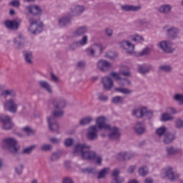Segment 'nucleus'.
Masks as SVG:
<instances>
[{"label": "nucleus", "instance_id": "obj_1", "mask_svg": "<svg viewBox=\"0 0 183 183\" xmlns=\"http://www.w3.org/2000/svg\"><path fill=\"white\" fill-rule=\"evenodd\" d=\"M74 155L80 157L86 161H96L98 165L102 164V157L97 155L95 152L91 150V146L86 144H77L74 147Z\"/></svg>", "mask_w": 183, "mask_h": 183}, {"label": "nucleus", "instance_id": "obj_2", "mask_svg": "<svg viewBox=\"0 0 183 183\" xmlns=\"http://www.w3.org/2000/svg\"><path fill=\"white\" fill-rule=\"evenodd\" d=\"M50 104L53 105L55 109L53 112V116L56 117H59L64 116V110L62 109L66 107V100L64 98L57 97L54 98L51 100Z\"/></svg>", "mask_w": 183, "mask_h": 183}, {"label": "nucleus", "instance_id": "obj_3", "mask_svg": "<svg viewBox=\"0 0 183 183\" xmlns=\"http://www.w3.org/2000/svg\"><path fill=\"white\" fill-rule=\"evenodd\" d=\"M104 49L105 46H104L102 44L95 43L86 49L85 52L86 55L91 58H98V56H101V54L104 52Z\"/></svg>", "mask_w": 183, "mask_h": 183}, {"label": "nucleus", "instance_id": "obj_4", "mask_svg": "<svg viewBox=\"0 0 183 183\" xmlns=\"http://www.w3.org/2000/svg\"><path fill=\"white\" fill-rule=\"evenodd\" d=\"M29 22L30 26L28 28V31L30 34H32L33 35H38V34H41V32H42V29H44V24H42V22H39L34 18H30L29 19Z\"/></svg>", "mask_w": 183, "mask_h": 183}, {"label": "nucleus", "instance_id": "obj_5", "mask_svg": "<svg viewBox=\"0 0 183 183\" xmlns=\"http://www.w3.org/2000/svg\"><path fill=\"white\" fill-rule=\"evenodd\" d=\"M4 147L11 154H16L19 151V145L14 138H6L4 140Z\"/></svg>", "mask_w": 183, "mask_h": 183}, {"label": "nucleus", "instance_id": "obj_6", "mask_svg": "<svg viewBox=\"0 0 183 183\" xmlns=\"http://www.w3.org/2000/svg\"><path fill=\"white\" fill-rule=\"evenodd\" d=\"M106 131H108L107 137L110 141H119L121 138V130L119 128L110 125Z\"/></svg>", "mask_w": 183, "mask_h": 183}, {"label": "nucleus", "instance_id": "obj_7", "mask_svg": "<svg viewBox=\"0 0 183 183\" xmlns=\"http://www.w3.org/2000/svg\"><path fill=\"white\" fill-rule=\"evenodd\" d=\"M3 107L4 111H8L11 114H16V111H18V104H16V102L14 99H6L4 102Z\"/></svg>", "mask_w": 183, "mask_h": 183}, {"label": "nucleus", "instance_id": "obj_8", "mask_svg": "<svg viewBox=\"0 0 183 183\" xmlns=\"http://www.w3.org/2000/svg\"><path fill=\"white\" fill-rule=\"evenodd\" d=\"M157 46L166 54H172L175 51V48H174L172 42L170 41H162L157 44Z\"/></svg>", "mask_w": 183, "mask_h": 183}, {"label": "nucleus", "instance_id": "obj_9", "mask_svg": "<svg viewBox=\"0 0 183 183\" xmlns=\"http://www.w3.org/2000/svg\"><path fill=\"white\" fill-rule=\"evenodd\" d=\"M73 15L71 14H66L58 19V25L60 28H65L71 25L72 21Z\"/></svg>", "mask_w": 183, "mask_h": 183}, {"label": "nucleus", "instance_id": "obj_10", "mask_svg": "<svg viewBox=\"0 0 183 183\" xmlns=\"http://www.w3.org/2000/svg\"><path fill=\"white\" fill-rule=\"evenodd\" d=\"M97 67L98 69H99V71H102V72H108V71L112 68V64L105 59H102L97 61Z\"/></svg>", "mask_w": 183, "mask_h": 183}, {"label": "nucleus", "instance_id": "obj_11", "mask_svg": "<svg viewBox=\"0 0 183 183\" xmlns=\"http://www.w3.org/2000/svg\"><path fill=\"white\" fill-rule=\"evenodd\" d=\"M55 118H56V117H54V115L48 118L49 128L51 132L59 134V125L58 124V122H56Z\"/></svg>", "mask_w": 183, "mask_h": 183}, {"label": "nucleus", "instance_id": "obj_12", "mask_svg": "<svg viewBox=\"0 0 183 183\" xmlns=\"http://www.w3.org/2000/svg\"><path fill=\"white\" fill-rule=\"evenodd\" d=\"M102 84L104 91H111L114 88V81L109 76H104L102 79Z\"/></svg>", "mask_w": 183, "mask_h": 183}, {"label": "nucleus", "instance_id": "obj_13", "mask_svg": "<svg viewBox=\"0 0 183 183\" xmlns=\"http://www.w3.org/2000/svg\"><path fill=\"white\" fill-rule=\"evenodd\" d=\"M87 138L90 141H95V139H98V128L97 126H92L89 127Z\"/></svg>", "mask_w": 183, "mask_h": 183}, {"label": "nucleus", "instance_id": "obj_14", "mask_svg": "<svg viewBox=\"0 0 183 183\" xmlns=\"http://www.w3.org/2000/svg\"><path fill=\"white\" fill-rule=\"evenodd\" d=\"M105 119V117L104 116L97 117L96 119V125H94V127H97L99 129H107V128H109L111 124H107Z\"/></svg>", "mask_w": 183, "mask_h": 183}, {"label": "nucleus", "instance_id": "obj_15", "mask_svg": "<svg viewBox=\"0 0 183 183\" xmlns=\"http://www.w3.org/2000/svg\"><path fill=\"white\" fill-rule=\"evenodd\" d=\"M165 174L170 181H177L179 178V174L174 172L172 167H167Z\"/></svg>", "mask_w": 183, "mask_h": 183}, {"label": "nucleus", "instance_id": "obj_16", "mask_svg": "<svg viewBox=\"0 0 183 183\" xmlns=\"http://www.w3.org/2000/svg\"><path fill=\"white\" fill-rule=\"evenodd\" d=\"M85 34H88V27L86 26H79L73 32V35L75 38L84 36Z\"/></svg>", "mask_w": 183, "mask_h": 183}, {"label": "nucleus", "instance_id": "obj_17", "mask_svg": "<svg viewBox=\"0 0 183 183\" xmlns=\"http://www.w3.org/2000/svg\"><path fill=\"white\" fill-rule=\"evenodd\" d=\"M121 48L127 49V54H133L134 49H135V45L131 43L129 41L124 40L120 43Z\"/></svg>", "mask_w": 183, "mask_h": 183}, {"label": "nucleus", "instance_id": "obj_18", "mask_svg": "<svg viewBox=\"0 0 183 183\" xmlns=\"http://www.w3.org/2000/svg\"><path fill=\"white\" fill-rule=\"evenodd\" d=\"M0 121L3 122V129H11L12 127H14L9 116L0 117Z\"/></svg>", "mask_w": 183, "mask_h": 183}, {"label": "nucleus", "instance_id": "obj_19", "mask_svg": "<svg viewBox=\"0 0 183 183\" xmlns=\"http://www.w3.org/2000/svg\"><path fill=\"white\" fill-rule=\"evenodd\" d=\"M38 84L39 88L44 89L46 92H48V94H52V86H51V84H49V82L44 80H40L38 81Z\"/></svg>", "mask_w": 183, "mask_h": 183}, {"label": "nucleus", "instance_id": "obj_20", "mask_svg": "<svg viewBox=\"0 0 183 183\" xmlns=\"http://www.w3.org/2000/svg\"><path fill=\"white\" fill-rule=\"evenodd\" d=\"M134 131L138 135H142L147 132V127L144 123L138 122L134 125Z\"/></svg>", "mask_w": 183, "mask_h": 183}, {"label": "nucleus", "instance_id": "obj_21", "mask_svg": "<svg viewBox=\"0 0 183 183\" xmlns=\"http://www.w3.org/2000/svg\"><path fill=\"white\" fill-rule=\"evenodd\" d=\"M157 11L164 15H169L171 11H172V6L171 4H162L158 7Z\"/></svg>", "mask_w": 183, "mask_h": 183}, {"label": "nucleus", "instance_id": "obj_22", "mask_svg": "<svg viewBox=\"0 0 183 183\" xmlns=\"http://www.w3.org/2000/svg\"><path fill=\"white\" fill-rule=\"evenodd\" d=\"M4 26H6L7 29L16 30L19 28V22H18L16 20H6L4 22Z\"/></svg>", "mask_w": 183, "mask_h": 183}, {"label": "nucleus", "instance_id": "obj_23", "mask_svg": "<svg viewBox=\"0 0 183 183\" xmlns=\"http://www.w3.org/2000/svg\"><path fill=\"white\" fill-rule=\"evenodd\" d=\"M147 112V107H139L132 110V114L136 118H144V114Z\"/></svg>", "mask_w": 183, "mask_h": 183}, {"label": "nucleus", "instance_id": "obj_24", "mask_svg": "<svg viewBox=\"0 0 183 183\" xmlns=\"http://www.w3.org/2000/svg\"><path fill=\"white\" fill-rule=\"evenodd\" d=\"M121 9L126 12H137L141 9V6H132L129 4H123L121 6Z\"/></svg>", "mask_w": 183, "mask_h": 183}, {"label": "nucleus", "instance_id": "obj_25", "mask_svg": "<svg viewBox=\"0 0 183 183\" xmlns=\"http://www.w3.org/2000/svg\"><path fill=\"white\" fill-rule=\"evenodd\" d=\"M24 41H25V38L22 34H19L14 39V44L17 49H21V48L24 47Z\"/></svg>", "mask_w": 183, "mask_h": 183}, {"label": "nucleus", "instance_id": "obj_26", "mask_svg": "<svg viewBox=\"0 0 183 183\" xmlns=\"http://www.w3.org/2000/svg\"><path fill=\"white\" fill-rule=\"evenodd\" d=\"M167 34L170 38H177L181 30L177 27L172 26L167 30Z\"/></svg>", "mask_w": 183, "mask_h": 183}, {"label": "nucleus", "instance_id": "obj_27", "mask_svg": "<svg viewBox=\"0 0 183 183\" xmlns=\"http://www.w3.org/2000/svg\"><path fill=\"white\" fill-rule=\"evenodd\" d=\"M26 9L30 14H32L33 15H41V14H42L41 7L36 5L29 6L26 7Z\"/></svg>", "mask_w": 183, "mask_h": 183}, {"label": "nucleus", "instance_id": "obj_28", "mask_svg": "<svg viewBox=\"0 0 183 183\" xmlns=\"http://www.w3.org/2000/svg\"><path fill=\"white\" fill-rule=\"evenodd\" d=\"M70 11L73 15H76L78 16L84 13V11H85V9L84 8L83 6L76 5V6H71L70 8Z\"/></svg>", "mask_w": 183, "mask_h": 183}, {"label": "nucleus", "instance_id": "obj_29", "mask_svg": "<svg viewBox=\"0 0 183 183\" xmlns=\"http://www.w3.org/2000/svg\"><path fill=\"white\" fill-rule=\"evenodd\" d=\"M119 175V170L117 169H114L112 173V177H114V179L112 183H122L124 181V177H118Z\"/></svg>", "mask_w": 183, "mask_h": 183}, {"label": "nucleus", "instance_id": "obj_30", "mask_svg": "<svg viewBox=\"0 0 183 183\" xmlns=\"http://www.w3.org/2000/svg\"><path fill=\"white\" fill-rule=\"evenodd\" d=\"M24 56L25 61L29 64V65H32L34 64V54H32L31 51H24Z\"/></svg>", "mask_w": 183, "mask_h": 183}, {"label": "nucleus", "instance_id": "obj_31", "mask_svg": "<svg viewBox=\"0 0 183 183\" xmlns=\"http://www.w3.org/2000/svg\"><path fill=\"white\" fill-rule=\"evenodd\" d=\"M139 74H148L149 71H152L154 67L152 65H139L138 67Z\"/></svg>", "mask_w": 183, "mask_h": 183}, {"label": "nucleus", "instance_id": "obj_32", "mask_svg": "<svg viewBox=\"0 0 183 183\" xmlns=\"http://www.w3.org/2000/svg\"><path fill=\"white\" fill-rule=\"evenodd\" d=\"M132 157H134V154H132V153L122 152L119 154L117 158L120 161H127L128 159H131Z\"/></svg>", "mask_w": 183, "mask_h": 183}, {"label": "nucleus", "instance_id": "obj_33", "mask_svg": "<svg viewBox=\"0 0 183 183\" xmlns=\"http://www.w3.org/2000/svg\"><path fill=\"white\" fill-rule=\"evenodd\" d=\"M174 139H175V134L172 133H166L163 142L164 144H171Z\"/></svg>", "mask_w": 183, "mask_h": 183}, {"label": "nucleus", "instance_id": "obj_34", "mask_svg": "<svg viewBox=\"0 0 183 183\" xmlns=\"http://www.w3.org/2000/svg\"><path fill=\"white\" fill-rule=\"evenodd\" d=\"M1 95L4 98H7V97H11L14 98V97H16V93L14 92V89H7V90L4 91L1 94Z\"/></svg>", "mask_w": 183, "mask_h": 183}, {"label": "nucleus", "instance_id": "obj_35", "mask_svg": "<svg viewBox=\"0 0 183 183\" xmlns=\"http://www.w3.org/2000/svg\"><path fill=\"white\" fill-rule=\"evenodd\" d=\"M108 174H109V168L107 167V168H104L103 169H102L99 173H98V176L97 178L99 179H104V178L105 177H107V175H108Z\"/></svg>", "mask_w": 183, "mask_h": 183}, {"label": "nucleus", "instance_id": "obj_36", "mask_svg": "<svg viewBox=\"0 0 183 183\" xmlns=\"http://www.w3.org/2000/svg\"><path fill=\"white\" fill-rule=\"evenodd\" d=\"M116 92H120L121 94H123L124 95H131L132 94V90L128 89V88H121V87H117L115 89Z\"/></svg>", "mask_w": 183, "mask_h": 183}, {"label": "nucleus", "instance_id": "obj_37", "mask_svg": "<svg viewBox=\"0 0 183 183\" xmlns=\"http://www.w3.org/2000/svg\"><path fill=\"white\" fill-rule=\"evenodd\" d=\"M112 104L114 105H119L124 104V97L121 96H116L112 99Z\"/></svg>", "mask_w": 183, "mask_h": 183}, {"label": "nucleus", "instance_id": "obj_38", "mask_svg": "<svg viewBox=\"0 0 183 183\" xmlns=\"http://www.w3.org/2000/svg\"><path fill=\"white\" fill-rule=\"evenodd\" d=\"M178 149L174 148L172 146L166 147V152L167 155H175V154H178Z\"/></svg>", "mask_w": 183, "mask_h": 183}, {"label": "nucleus", "instance_id": "obj_39", "mask_svg": "<svg viewBox=\"0 0 183 183\" xmlns=\"http://www.w3.org/2000/svg\"><path fill=\"white\" fill-rule=\"evenodd\" d=\"M167 132V127H159L156 129V135H157V137H163V135L165 136V133Z\"/></svg>", "mask_w": 183, "mask_h": 183}, {"label": "nucleus", "instance_id": "obj_40", "mask_svg": "<svg viewBox=\"0 0 183 183\" xmlns=\"http://www.w3.org/2000/svg\"><path fill=\"white\" fill-rule=\"evenodd\" d=\"M92 120H93L92 117L89 116L81 119L79 122V124L80 125H82V126L88 125V124H91V122H92Z\"/></svg>", "mask_w": 183, "mask_h": 183}, {"label": "nucleus", "instance_id": "obj_41", "mask_svg": "<svg viewBox=\"0 0 183 183\" xmlns=\"http://www.w3.org/2000/svg\"><path fill=\"white\" fill-rule=\"evenodd\" d=\"M174 119V117L171 116V114L168 113H163L162 114L161 121L163 122H167V121H172Z\"/></svg>", "mask_w": 183, "mask_h": 183}, {"label": "nucleus", "instance_id": "obj_42", "mask_svg": "<svg viewBox=\"0 0 183 183\" xmlns=\"http://www.w3.org/2000/svg\"><path fill=\"white\" fill-rule=\"evenodd\" d=\"M159 71H162V72H172V66L170 65L164 64L159 67Z\"/></svg>", "mask_w": 183, "mask_h": 183}, {"label": "nucleus", "instance_id": "obj_43", "mask_svg": "<svg viewBox=\"0 0 183 183\" xmlns=\"http://www.w3.org/2000/svg\"><path fill=\"white\" fill-rule=\"evenodd\" d=\"M59 158H61V154L58 152H54L50 156L49 159L51 162H56Z\"/></svg>", "mask_w": 183, "mask_h": 183}, {"label": "nucleus", "instance_id": "obj_44", "mask_svg": "<svg viewBox=\"0 0 183 183\" xmlns=\"http://www.w3.org/2000/svg\"><path fill=\"white\" fill-rule=\"evenodd\" d=\"M80 46H85L88 44V36L86 35L82 36V38L77 41Z\"/></svg>", "mask_w": 183, "mask_h": 183}, {"label": "nucleus", "instance_id": "obj_45", "mask_svg": "<svg viewBox=\"0 0 183 183\" xmlns=\"http://www.w3.org/2000/svg\"><path fill=\"white\" fill-rule=\"evenodd\" d=\"M24 132L26 134V135H34V134L36 132V131L31 129L29 127H25L23 128Z\"/></svg>", "mask_w": 183, "mask_h": 183}, {"label": "nucleus", "instance_id": "obj_46", "mask_svg": "<svg viewBox=\"0 0 183 183\" xmlns=\"http://www.w3.org/2000/svg\"><path fill=\"white\" fill-rule=\"evenodd\" d=\"M36 148V145L29 147L27 148L24 149L22 151V153L25 154L26 155H28L31 154L34 151V149Z\"/></svg>", "mask_w": 183, "mask_h": 183}, {"label": "nucleus", "instance_id": "obj_47", "mask_svg": "<svg viewBox=\"0 0 183 183\" xmlns=\"http://www.w3.org/2000/svg\"><path fill=\"white\" fill-rule=\"evenodd\" d=\"M139 174L141 177H145L148 174V167H142L139 169Z\"/></svg>", "mask_w": 183, "mask_h": 183}, {"label": "nucleus", "instance_id": "obj_48", "mask_svg": "<svg viewBox=\"0 0 183 183\" xmlns=\"http://www.w3.org/2000/svg\"><path fill=\"white\" fill-rule=\"evenodd\" d=\"M16 174L18 175H21L22 174V172L24 171V164H19L14 168Z\"/></svg>", "mask_w": 183, "mask_h": 183}, {"label": "nucleus", "instance_id": "obj_49", "mask_svg": "<svg viewBox=\"0 0 183 183\" xmlns=\"http://www.w3.org/2000/svg\"><path fill=\"white\" fill-rule=\"evenodd\" d=\"M41 150L44 152H46L48 151H52V145H51L49 144H43L41 147Z\"/></svg>", "mask_w": 183, "mask_h": 183}, {"label": "nucleus", "instance_id": "obj_50", "mask_svg": "<svg viewBox=\"0 0 183 183\" xmlns=\"http://www.w3.org/2000/svg\"><path fill=\"white\" fill-rule=\"evenodd\" d=\"M110 76H112V78H114V79H116L117 81H121L122 79L121 78L120 71H119V73L112 71L110 73Z\"/></svg>", "mask_w": 183, "mask_h": 183}, {"label": "nucleus", "instance_id": "obj_51", "mask_svg": "<svg viewBox=\"0 0 183 183\" xmlns=\"http://www.w3.org/2000/svg\"><path fill=\"white\" fill-rule=\"evenodd\" d=\"M132 41L137 43L144 42V37L139 35H135L132 38Z\"/></svg>", "mask_w": 183, "mask_h": 183}, {"label": "nucleus", "instance_id": "obj_52", "mask_svg": "<svg viewBox=\"0 0 183 183\" xmlns=\"http://www.w3.org/2000/svg\"><path fill=\"white\" fill-rule=\"evenodd\" d=\"M104 35L105 36H108L109 38H110L111 36H112V35H114V30H112V29L111 28H106L104 29Z\"/></svg>", "mask_w": 183, "mask_h": 183}, {"label": "nucleus", "instance_id": "obj_53", "mask_svg": "<svg viewBox=\"0 0 183 183\" xmlns=\"http://www.w3.org/2000/svg\"><path fill=\"white\" fill-rule=\"evenodd\" d=\"M73 144H74V139L67 138L64 140L65 147H72Z\"/></svg>", "mask_w": 183, "mask_h": 183}, {"label": "nucleus", "instance_id": "obj_54", "mask_svg": "<svg viewBox=\"0 0 183 183\" xmlns=\"http://www.w3.org/2000/svg\"><path fill=\"white\" fill-rule=\"evenodd\" d=\"M80 44L77 41H74L72 42L70 45H69V49L71 50V51H75V49H76V48H79Z\"/></svg>", "mask_w": 183, "mask_h": 183}, {"label": "nucleus", "instance_id": "obj_55", "mask_svg": "<svg viewBox=\"0 0 183 183\" xmlns=\"http://www.w3.org/2000/svg\"><path fill=\"white\" fill-rule=\"evenodd\" d=\"M80 171L81 172H83V174H92V172H94V169L92 167H86L81 169Z\"/></svg>", "mask_w": 183, "mask_h": 183}, {"label": "nucleus", "instance_id": "obj_56", "mask_svg": "<svg viewBox=\"0 0 183 183\" xmlns=\"http://www.w3.org/2000/svg\"><path fill=\"white\" fill-rule=\"evenodd\" d=\"M153 115L152 111L148 110V109L146 108V112L144 113V117H146L147 119H151Z\"/></svg>", "mask_w": 183, "mask_h": 183}, {"label": "nucleus", "instance_id": "obj_57", "mask_svg": "<svg viewBox=\"0 0 183 183\" xmlns=\"http://www.w3.org/2000/svg\"><path fill=\"white\" fill-rule=\"evenodd\" d=\"M49 142H51V144H54L55 145H58V144L61 143V139H58L56 137H51L49 139Z\"/></svg>", "mask_w": 183, "mask_h": 183}, {"label": "nucleus", "instance_id": "obj_58", "mask_svg": "<svg viewBox=\"0 0 183 183\" xmlns=\"http://www.w3.org/2000/svg\"><path fill=\"white\" fill-rule=\"evenodd\" d=\"M175 127L179 129L183 128V120L181 119H177L175 122Z\"/></svg>", "mask_w": 183, "mask_h": 183}, {"label": "nucleus", "instance_id": "obj_59", "mask_svg": "<svg viewBox=\"0 0 183 183\" xmlns=\"http://www.w3.org/2000/svg\"><path fill=\"white\" fill-rule=\"evenodd\" d=\"M98 98H99V101H102L103 102H107V101H108V96L102 94H99L98 96Z\"/></svg>", "mask_w": 183, "mask_h": 183}, {"label": "nucleus", "instance_id": "obj_60", "mask_svg": "<svg viewBox=\"0 0 183 183\" xmlns=\"http://www.w3.org/2000/svg\"><path fill=\"white\" fill-rule=\"evenodd\" d=\"M9 5H11V6H15L16 8H18L21 6V3L19 2V0H13L9 3Z\"/></svg>", "mask_w": 183, "mask_h": 183}, {"label": "nucleus", "instance_id": "obj_61", "mask_svg": "<svg viewBox=\"0 0 183 183\" xmlns=\"http://www.w3.org/2000/svg\"><path fill=\"white\" fill-rule=\"evenodd\" d=\"M51 80L53 82H55L56 84H58V82H59V78H58V76H56L53 73L51 74Z\"/></svg>", "mask_w": 183, "mask_h": 183}, {"label": "nucleus", "instance_id": "obj_62", "mask_svg": "<svg viewBox=\"0 0 183 183\" xmlns=\"http://www.w3.org/2000/svg\"><path fill=\"white\" fill-rule=\"evenodd\" d=\"M148 54H149V49H144L139 53V56H145V55H148Z\"/></svg>", "mask_w": 183, "mask_h": 183}, {"label": "nucleus", "instance_id": "obj_63", "mask_svg": "<svg viewBox=\"0 0 183 183\" xmlns=\"http://www.w3.org/2000/svg\"><path fill=\"white\" fill-rule=\"evenodd\" d=\"M122 83L121 85H131V81L129 80H128V79H122V80H120Z\"/></svg>", "mask_w": 183, "mask_h": 183}, {"label": "nucleus", "instance_id": "obj_64", "mask_svg": "<svg viewBox=\"0 0 183 183\" xmlns=\"http://www.w3.org/2000/svg\"><path fill=\"white\" fill-rule=\"evenodd\" d=\"M119 72H120V76L123 75V76H131V73L129 71L120 70Z\"/></svg>", "mask_w": 183, "mask_h": 183}]
</instances>
